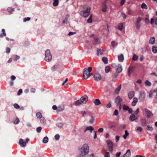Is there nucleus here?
<instances>
[{"mask_svg": "<svg viewBox=\"0 0 157 157\" xmlns=\"http://www.w3.org/2000/svg\"><path fill=\"white\" fill-rule=\"evenodd\" d=\"M108 2V0H105L102 3L101 8L103 12H105L106 11L107 8V3Z\"/></svg>", "mask_w": 157, "mask_h": 157, "instance_id": "obj_8", "label": "nucleus"}, {"mask_svg": "<svg viewBox=\"0 0 157 157\" xmlns=\"http://www.w3.org/2000/svg\"><path fill=\"white\" fill-rule=\"evenodd\" d=\"M42 129V128L40 127H37L36 129L37 132L38 133L40 132Z\"/></svg>", "mask_w": 157, "mask_h": 157, "instance_id": "obj_56", "label": "nucleus"}, {"mask_svg": "<svg viewBox=\"0 0 157 157\" xmlns=\"http://www.w3.org/2000/svg\"><path fill=\"white\" fill-rule=\"evenodd\" d=\"M134 92L132 90L130 91L128 93V98L129 99H132L134 96Z\"/></svg>", "mask_w": 157, "mask_h": 157, "instance_id": "obj_15", "label": "nucleus"}, {"mask_svg": "<svg viewBox=\"0 0 157 157\" xmlns=\"http://www.w3.org/2000/svg\"><path fill=\"white\" fill-rule=\"evenodd\" d=\"M94 104L96 105H98L101 104V102L98 99H96L94 101Z\"/></svg>", "mask_w": 157, "mask_h": 157, "instance_id": "obj_26", "label": "nucleus"}, {"mask_svg": "<svg viewBox=\"0 0 157 157\" xmlns=\"http://www.w3.org/2000/svg\"><path fill=\"white\" fill-rule=\"evenodd\" d=\"M48 138L47 136L45 137L43 140V142L44 144H46L48 141Z\"/></svg>", "mask_w": 157, "mask_h": 157, "instance_id": "obj_37", "label": "nucleus"}, {"mask_svg": "<svg viewBox=\"0 0 157 157\" xmlns=\"http://www.w3.org/2000/svg\"><path fill=\"white\" fill-rule=\"evenodd\" d=\"M113 114L116 116H117L118 114V111L117 109H115L114 111Z\"/></svg>", "mask_w": 157, "mask_h": 157, "instance_id": "obj_61", "label": "nucleus"}, {"mask_svg": "<svg viewBox=\"0 0 157 157\" xmlns=\"http://www.w3.org/2000/svg\"><path fill=\"white\" fill-rule=\"evenodd\" d=\"M141 8L143 9H147V6L144 3H142L141 5Z\"/></svg>", "mask_w": 157, "mask_h": 157, "instance_id": "obj_42", "label": "nucleus"}, {"mask_svg": "<svg viewBox=\"0 0 157 157\" xmlns=\"http://www.w3.org/2000/svg\"><path fill=\"white\" fill-rule=\"evenodd\" d=\"M121 87V84H120L119 86L114 91V93L115 94H118L119 92L120 91Z\"/></svg>", "mask_w": 157, "mask_h": 157, "instance_id": "obj_22", "label": "nucleus"}, {"mask_svg": "<svg viewBox=\"0 0 157 157\" xmlns=\"http://www.w3.org/2000/svg\"><path fill=\"white\" fill-rule=\"evenodd\" d=\"M90 116V119L89 121V122L90 124H92L94 123V118L93 117L92 115Z\"/></svg>", "mask_w": 157, "mask_h": 157, "instance_id": "obj_39", "label": "nucleus"}, {"mask_svg": "<svg viewBox=\"0 0 157 157\" xmlns=\"http://www.w3.org/2000/svg\"><path fill=\"white\" fill-rule=\"evenodd\" d=\"M139 99L140 101H144L145 98V94L144 92H141L140 93Z\"/></svg>", "mask_w": 157, "mask_h": 157, "instance_id": "obj_12", "label": "nucleus"}, {"mask_svg": "<svg viewBox=\"0 0 157 157\" xmlns=\"http://www.w3.org/2000/svg\"><path fill=\"white\" fill-rule=\"evenodd\" d=\"M138 59V57L137 56H136V55H134L132 57V60H137Z\"/></svg>", "mask_w": 157, "mask_h": 157, "instance_id": "obj_53", "label": "nucleus"}, {"mask_svg": "<svg viewBox=\"0 0 157 157\" xmlns=\"http://www.w3.org/2000/svg\"><path fill=\"white\" fill-rule=\"evenodd\" d=\"M123 108L124 110H128V108H129V107L125 105H124L123 106Z\"/></svg>", "mask_w": 157, "mask_h": 157, "instance_id": "obj_48", "label": "nucleus"}, {"mask_svg": "<svg viewBox=\"0 0 157 157\" xmlns=\"http://www.w3.org/2000/svg\"><path fill=\"white\" fill-rule=\"evenodd\" d=\"M94 78L95 80L98 81L100 80L102 78L100 75L98 73H95L94 75Z\"/></svg>", "mask_w": 157, "mask_h": 157, "instance_id": "obj_11", "label": "nucleus"}, {"mask_svg": "<svg viewBox=\"0 0 157 157\" xmlns=\"http://www.w3.org/2000/svg\"><path fill=\"white\" fill-rule=\"evenodd\" d=\"M10 51V49L9 48H7L6 49V52L7 53H9Z\"/></svg>", "mask_w": 157, "mask_h": 157, "instance_id": "obj_63", "label": "nucleus"}, {"mask_svg": "<svg viewBox=\"0 0 157 157\" xmlns=\"http://www.w3.org/2000/svg\"><path fill=\"white\" fill-rule=\"evenodd\" d=\"M123 27V24L121 23H120L117 26V28L120 30H121Z\"/></svg>", "mask_w": 157, "mask_h": 157, "instance_id": "obj_29", "label": "nucleus"}, {"mask_svg": "<svg viewBox=\"0 0 157 157\" xmlns=\"http://www.w3.org/2000/svg\"><path fill=\"white\" fill-rule=\"evenodd\" d=\"M110 71V67L109 66H107L105 67V72L106 73L109 72Z\"/></svg>", "mask_w": 157, "mask_h": 157, "instance_id": "obj_33", "label": "nucleus"}, {"mask_svg": "<svg viewBox=\"0 0 157 157\" xmlns=\"http://www.w3.org/2000/svg\"><path fill=\"white\" fill-rule=\"evenodd\" d=\"M14 107L17 109H18L20 108V106L17 103H15L13 104Z\"/></svg>", "mask_w": 157, "mask_h": 157, "instance_id": "obj_57", "label": "nucleus"}, {"mask_svg": "<svg viewBox=\"0 0 157 157\" xmlns=\"http://www.w3.org/2000/svg\"><path fill=\"white\" fill-rule=\"evenodd\" d=\"M102 61L105 64H107L108 63V60L107 57H103L102 58Z\"/></svg>", "mask_w": 157, "mask_h": 157, "instance_id": "obj_36", "label": "nucleus"}, {"mask_svg": "<svg viewBox=\"0 0 157 157\" xmlns=\"http://www.w3.org/2000/svg\"><path fill=\"white\" fill-rule=\"evenodd\" d=\"M52 58V56L49 50H47L45 52V60L47 62L50 61Z\"/></svg>", "mask_w": 157, "mask_h": 157, "instance_id": "obj_6", "label": "nucleus"}, {"mask_svg": "<svg viewBox=\"0 0 157 157\" xmlns=\"http://www.w3.org/2000/svg\"><path fill=\"white\" fill-rule=\"evenodd\" d=\"M20 120L18 117H17L14 121V123L15 124H17L19 123Z\"/></svg>", "mask_w": 157, "mask_h": 157, "instance_id": "obj_44", "label": "nucleus"}, {"mask_svg": "<svg viewBox=\"0 0 157 157\" xmlns=\"http://www.w3.org/2000/svg\"><path fill=\"white\" fill-rule=\"evenodd\" d=\"M134 68L135 67L134 66L130 67L128 68V74L129 76H130L131 73L133 71Z\"/></svg>", "mask_w": 157, "mask_h": 157, "instance_id": "obj_20", "label": "nucleus"}, {"mask_svg": "<svg viewBox=\"0 0 157 157\" xmlns=\"http://www.w3.org/2000/svg\"><path fill=\"white\" fill-rule=\"evenodd\" d=\"M82 104L81 103V102L80 101V100H78L77 101H75L74 103V105L76 106H78L81 105Z\"/></svg>", "mask_w": 157, "mask_h": 157, "instance_id": "obj_35", "label": "nucleus"}, {"mask_svg": "<svg viewBox=\"0 0 157 157\" xmlns=\"http://www.w3.org/2000/svg\"><path fill=\"white\" fill-rule=\"evenodd\" d=\"M40 121L41 123L43 124H45L46 123V121L43 117L40 118Z\"/></svg>", "mask_w": 157, "mask_h": 157, "instance_id": "obj_25", "label": "nucleus"}, {"mask_svg": "<svg viewBox=\"0 0 157 157\" xmlns=\"http://www.w3.org/2000/svg\"><path fill=\"white\" fill-rule=\"evenodd\" d=\"M19 143L20 145L22 147H25L26 145V142H24L23 140L21 139H20Z\"/></svg>", "mask_w": 157, "mask_h": 157, "instance_id": "obj_16", "label": "nucleus"}, {"mask_svg": "<svg viewBox=\"0 0 157 157\" xmlns=\"http://www.w3.org/2000/svg\"><path fill=\"white\" fill-rule=\"evenodd\" d=\"M59 65L57 64L51 67V69L53 71H55L57 69L59 68Z\"/></svg>", "mask_w": 157, "mask_h": 157, "instance_id": "obj_24", "label": "nucleus"}, {"mask_svg": "<svg viewBox=\"0 0 157 157\" xmlns=\"http://www.w3.org/2000/svg\"><path fill=\"white\" fill-rule=\"evenodd\" d=\"M142 20L141 18L139 17L137 18L136 21V26L137 29H139L140 27V22Z\"/></svg>", "mask_w": 157, "mask_h": 157, "instance_id": "obj_7", "label": "nucleus"}, {"mask_svg": "<svg viewBox=\"0 0 157 157\" xmlns=\"http://www.w3.org/2000/svg\"><path fill=\"white\" fill-rule=\"evenodd\" d=\"M137 119V117L135 116V114L133 113H132L129 117V120L131 121H133Z\"/></svg>", "mask_w": 157, "mask_h": 157, "instance_id": "obj_14", "label": "nucleus"}, {"mask_svg": "<svg viewBox=\"0 0 157 157\" xmlns=\"http://www.w3.org/2000/svg\"><path fill=\"white\" fill-rule=\"evenodd\" d=\"M144 111L147 114V118H149L153 115V114L152 112L150 111L147 108H145L144 109Z\"/></svg>", "mask_w": 157, "mask_h": 157, "instance_id": "obj_10", "label": "nucleus"}, {"mask_svg": "<svg viewBox=\"0 0 157 157\" xmlns=\"http://www.w3.org/2000/svg\"><path fill=\"white\" fill-rule=\"evenodd\" d=\"M129 135V133L127 130H125V134L123 135V137L124 140L127 138V137Z\"/></svg>", "mask_w": 157, "mask_h": 157, "instance_id": "obj_34", "label": "nucleus"}, {"mask_svg": "<svg viewBox=\"0 0 157 157\" xmlns=\"http://www.w3.org/2000/svg\"><path fill=\"white\" fill-rule=\"evenodd\" d=\"M152 51L154 53H157V47L156 46H153L152 47Z\"/></svg>", "mask_w": 157, "mask_h": 157, "instance_id": "obj_31", "label": "nucleus"}, {"mask_svg": "<svg viewBox=\"0 0 157 157\" xmlns=\"http://www.w3.org/2000/svg\"><path fill=\"white\" fill-rule=\"evenodd\" d=\"M86 130H89L91 132L94 130V128L91 126H90L86 127Z\"/></svg>", "mask_w": 157, "mask_h": 157, "instance_id": "obj_50", "label": "nucleus"}, {"mask_svg": "<svg viewBox=\"0 0 157 157\" xmlns=\"http://www.w3.org/2000/svg\"><path fill=\"white\" fill-rule=\"evenodd\" d=\"M64 109V106L63 105H60L58 107L57 110L58 111H61Z\"/></svg>", "mask_w": 157, "mask_h": 157, "instance_id": "obj_19", "label": "nucleus"}, {"mask_svg": "<svg viewBox=\"0 0 157 157\" xmlns=\"http://www.w3.org/2000/svg\"><path fill=\"white\" fill-rule=\"evenodd\" d=\"M60 138V136L58 134H56L55 136V139L56 140H58Z\"/></svg>", "mask_w": 157, "mask_h": 157, "instance_id": "obj_59", "label": "nucleus"}, {"mask_svg": "<svg viewBox=\"0 0 157 157\" xmlns=\"http://www.w3.org/2000/svg\"><path fill=\"white\" fill-rule=\"evenodd\" d=\"M59 3L58 0H53V5L54 6H57Z\"/></svg>", "mask_w": 157, "mask_h": 157, "instance_id": "obj_40", "label": "nucleus"}, {"mask_svg": "<svg viewBox=\"0 0 157 157\" xmlns=\"http://www.w3.org/2000/svg\"><path fill=\"white\" fill-rule=\"evenodd\" d=\"M81 103L86 104L88 101V98H85L83 97H82L80 99Z\"/></svg>", "mask_w": 157, "mask_h": 157, "instance_id": "obj_17", "label": "nucleus"}, {"mask_svg": "<svg viewBox=\"0 0 157 157\" xmlns=\"http://www.w3.org/2000/svg\"><path fill=\"white\" fill-rule=\"evenodd\" d=\"M118 74L117 72H116V73H115L113 75V78L112 79V80L113 81H114V82L116 81L117 80V79H116V78L117 77V76L118 75Z\"/></svg>", "mask_w": 157, "mask_h": 157, "instance_id": "obj_27", "label": "nucleus"}, {"mask_svg": "<svg viewBox=\"0 0 157 157\" xmlns=\"http://www.w3.org/2000/svg\"><path fill=\"white\" fill-rule=\"evenodd\" d=\"M142 130V128L140 127H138L137 128V130L138 132H141Z\"/></svg>", "mask_w": 157, "mask_h": 157, "instance_id": "obj_58", "label": "nucleus"}, {"mask_svg": "<svg viewBox=\"0 0 157 157\" xmlns=\"http://www.w3.org/2000/svg\"><path fill=\"white\" fill-rule=\"evenodd\" d=\"M87 22L88 23H90L92 22V15L90 16L89 19L87 20Z\"/></svg>", "mask_w": 157, "mask_h": 157, "instance_id": "obj_43", "label": "nucleus"}, {"mask_svg": "<svg viewBox=\"0 0 157 157\" xmlns=\"http://www.w3.org/2000/svg\"><path fill=\"white\" fill-rule=\"evenodd\" d=\"M141 124L143 127L146 126L147 124V120L145 118H141L140 120Z\"/></svg>", "mask_w": 157, "mask_h": 157, "instance_id": "obj_13", "label": "nucleus"}, {"mask_svg": "<svg viewBox=\"0 0 157 157\" xmlns=\"http://www.w3.org/2000/svg\"><path fill=\"white\" fill-rule=\"evenodd\" d=\"M2 33L0 34V37H2L3 36H6V33H5V30L4 29H2Z\"/></svg>", "mask_w": 157, "mask_h": 157, "instance_id": "obj_32", "label": "nucleus"}, {"mask_svg": "<svg viewBox=\"0 0 157 157\" xmlns=\"http://www.w3.org/2000/svg\"><path fill=\"white\" fill-rule=\"evenodd\" d=\"M90 7H87L86 10H83L80 12V14L82 17H86L90 15Z\"/></svg>", "mask_w": 157, "mask_h": 157, "instance_id": "obj_4", "label": "nucleus"}, {"mask_svg": "<svg viewBox=\"0 0 157 157\" xmlns=\"http://www.w3.org/2000/svg\"><path fill=\"white\" fill-rule=\"evenodd\" d=\"M124 56L122 54L118 56V60L120 62H122L124 60Z\"/></svg>", "mask_w": 157, "mask_h": 157, "instance_id": "obj_30", "label": "nucleus"}, {"mask_svg": "<svg viewBox=\"0 0 157 157\" xmlns=\"http://www.w3.org/2000/svg\"><path fill=\"white\" fill-rule=\"evenodd\" d=\"M145 84L148 86H150L151 85V83L148 80H146L145 81Z\"/></svg>", "mask_w": 157, "mask_h": 157, "instance_id": "obj_49", "label": "nucleus"}, {"mask_svg": "<svg viewBox=\"0 0 157 157\" xmlns=\"http://www.w3.org/2000/svg\"><path fill=\"white\" fill-rule=\"evenodd\" d=\"M131 151L130 150L128 149L126 152L124 154L123 157H129L131 155Z\"/></svg>", "mask_w": 157, "mask_h": 157, "instance_id": "obj_18", "label": "nucleus"}, {"mask_svg": "<svg viewBox=\"0 0 157 157\" xmlns=\"http://www.w3.org/2000/svg\"><path fill=\"white\" fill-rule=\"evenodd\" d=\"M147 130L152 131L153 129V128L152 127H151L150 125H148L147 126Z\"/></svg>", "mask_w": 157, "mask_h": 157, "instance_id": "obj_41", "label": "nucleus"}, {"mask_svg": "<svg viewBox=\"0 0 157 157\" xmlns=\"http://www.w3.org/2000/svg\"><path fill=\"white\" fill-rule=\"evenodd\" d=\"M138 102V99L137 98H134L133 99V101L132 103V106H135Z\"/></svg>", "mask_w": 157, "mask_h": 157, "instance_id": "obj_21", "label": "nucleus"}, {"mask_svg": "<svg viewBox=\"0 0 157 157\" xmlns=\"http://www.w3.org/2000/svg\"><path fill=\"white\" fill-rule=\"evenodd\" d=\"M104 51L103 49H99L97 50V53L98 55V54H100L101 55L103 54V52H104Z\"/></svg>", "mask_w": 157, "mask_h": 157, "instance_id": "obj_38", "label": "nucleus"}, {"mask_svg": "<svg viewBox=\"0 0 157 157\" xmlns=\"http://www.w3.org/2000/svg\"><path fill=\"white\" fill-rule=\"evenodd\" d=\"M155 92H154V91H151L149 94V97L150 98H151L152 97L153 93Z\"/></svg>", "mask_w": 157, "mask_h": 157, "instance_id": "obj_54", "label": "nucleus"}, {"mask_svg": "<svg viewBox=\"0 0 157 157\" xmlns=\"http://www.w3.org/2000/svg\"><path fill=\"white\" fill-rule=\"evenodd\" d=\"M120 137L119 136H116L115 137L116 142H117L120 139Z\"/></svg>", "mask_w": 157, "mask_h": 157, "instance_id": "obj_60", "label": "nucleus"}, {"mask_svg": "<svg viewBox=\"0 0 157 157\" xmlns=\"http://www.w3.org/2000/svg\"><path fill=\"white\" fill-rule=\"evenodd\" d=\"M14 9L13 8H11L10 7H9L8 8V11L10 12V13H11L13 11H14Z\"/></svg>", "mask_w": 157, "mask_h": 157, "instance_id": "obj_45", "label": "nucleus"}, {"mask_svg": "<svg viewBox=\"0 0 157 157\" xmlns=\"http://www.w3.org/2000/svg\"><path fill=\"white\" fill-rule=\"evenodd\" d=\"M125 0H121L120 2V5L121 6H122L125 3Z\"/></svg>", "mask_w": 157, "mask_h": 157, "instance_id": "obj_64", "label": "nucleus"}, {"mask_svg": "<svg viewBox=\"0 0 157 157\" xmlns=\"http://www.w3.org/2000/svg\"><path fill=\"white\" fill-rule=\"evenodd\" d=\"M106 143L109 151L110 152H113V142L110 140H108L106 141Z\"/></svg>", "mask_w": 157, "mask_h": 157, "instance_id": "obj_5", "label": "nucleus"}, {"mask_svg": "<svg viewBox=\"0 0 157 157\" xmlns=\"http://www.w3.org/2000/svg\"><path fill=\"white\" fill-rule=\"evenodd\" d=\"M113 68L116 69L117 72L118 73H121L122 70V67L121 65L120 64H116L115 63H113L111 64Z\"/></svg>", "mask_w": 157, "mask_h": 157, "instance_id": "obj_3", "label": "nucleus"}, {"mask_svg": "<svg viewBox=\"0 0 157 157\" xmlns=\"http://www.w3.org/2000/svg\"><path fill=\"white\" fill-rule=\"evenodd\" d=\"M20 59V57L17 55H16L14 56L13 58V60L14 61H16L17 60L19 59Z\"/></svg>", "mask_w": 157, "mask_h": 157, "instance_id": "obj_55", "label": "nucleus"}, {"mask_svg": "<svg viewBox=\"0 0 157 157\" xmlns=\"http://www.w3.org/2000/svg\"><path fill=\"white\" fill-rule=\"evenodd\" d=\"M30 19V18L29 17H28L26 18H25L24 19V21L26 22L27 21H29Z\"/></svg>", "mask_w": 157, "mask_h": 157, "instance_id": "obj_62", "label": "nucleus"}, {"mask_svg": "<svg viewBox=\"0 0 157 157\" xmlns=\"http://www.w3.org/2000/svg\"><path fill=\"white\" fill-rule=\"evenodd\" d=\"M155 38L154 37H151L149 41V43L150 44H153L155 43Z\"/></svg>", "mask_w": 157, "mask_h": 157, "instance_id": "obj_23", "label": "nucleus"}, {"mask_svg": "<svg viewBox=\"0 0 157 157\" xmlns=\"http://www.w3.org/2000/svg\"><path fill=\"white\" fill-rule=\"evenodd\" d=\"M110 155L109 152H106L105 153L104 157H110Z\"/></svg>", "mask_w": 157, "mask_h": 157, "instance_id": "obj_51", "label": "nucleus"}, {"mask_svg": "<svg viewBox=\"0 0 157 157\" xmlns=\"http://www.w3.org/2000/svg\"><path fill=\"white\" fill-rule=\"evenodd\" d=\"M117 43L114 41H113L111 42V46L112 47H114L115 46L117 45Z\"/></svg>", "mask_w": 157, "mask_h": 157, "instance_id": "obj_47", "label": "nucleus"}, {"mask_svg": "<svg viewBox=\"0 0 157 157\" xmlns=\"http://www.w3.org/2000/svg\"><path fill=\"white\" fill-rule=\"evenodd\" d=\"M68 81V78H66L65 80V81L62 83V85L63 86L64 85H65L66 86H67L68 85V84L67 83Z\"/></svg>", "mask_w": 157, "mask_h": 157, "instance_id": "obj_46", "label": "nucleus"}, {"mask_svg": "<svg viewBox=\"0 0 157 157\" xmlns=\"http://www.w3.org/2000/svg\"><path fill=\"white\" fill-rule=\"evenodd\" d=\"M81 114L82 115V117H84V115L85 114H87L89 115H90V113L89 111H82L80 112Z\"/></svg>", "mask_w": 157, "mask_h": 157, "instance_id": "obj_28", "label": "nucleus"}, {"mask_svg": "<svg viewBox=\"0 0 157 157\" xmlns=\"http://www.w3.org/2000/svg\"><path fill=\"white\" fill-rule=\"evenodd\" d=\"M36 116L37 118H40V117H42L41 113L39 112H38L36 113Z\"/></svg>", "mask_w": 157, "mask_h": 157, "instance_id": "obj_52", "label": "nucleus"}, {"mask_svg": "<svg viewBox=\"0 0 157 157\" xmlns=\"http://www.w3.org/2000/svg\"><path fill=\"white\" fill-rule=\"evenodd\" d=\"M92 70V68L91 67H89L88 68H85L83 72V78L86 79L90 76L92 75V74L90 72Z\"/></svg>", "mask_w": 157, "mask_h": 157, "instance_id": "obj_2", "label": "nucleus"}, {"mask_svg": "<svg viewBox=\"0 0 157 157\" xmlns=\"http://www.w3.org/2000/svg\"><path fill=\"white\" fill-rule=\"evenodd\" d=\"M89 151V148L88 145L87 144H84L79 149V152L78 157H85L88 153Z\"/></svg>", "mask_w": 157, "mask_h": 157, "instance_id": "obj_1", "label": "nucleus"}, {"mask_svg": "<svg viewBox=\"0 0 157 157\" xmlns=\"http://www.w3.org/2000/svg\"><path fill=\"white\" fill-rule=\"evenodd\" d=\"M122 101V99L120 96H117L115 99V102L117 105L121 104Z\"/></svg>", "mask_w": 157, "mask_h": 157, "instance_id": "obj_9", "label": "nucleus"}]
</instances>
